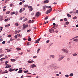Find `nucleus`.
<instances>
[{
  "label": "nucleus",
  "mask_w": 78,
  "mask_h": 78,
  "mask_svg": "<svg viewBox=\"0 0 78 78\" xmlns=\"http://www.w3.org/2000/svg\"><path fill=\"white\" fill-rule=\"evenodd\" d=\"M73 56H76L77 55V54L76 53L74 54L73 55Z\"/></svg>",
  "instance_id": "25"
},
{
  "label": "nucleus",
  "mask_w": 78,
  "mask_h": 78,
  "mask_svg": "<svg viewBox=\"0 0 78 78\" xmlns=\"http://www.w3.org/2000/svg\"><path fill=\"white\" fill-rule=\"evenodd\" d=\"M50 58H55V55H51L49 56Z\"/></svg>",
  "instance_id": "7"
},
{
  "label": "nucleus",
  "mask_w": 78,
  "mask_h": 78,
  "mask_svg": "<svg viewBox=\"0 0 78 78\" xmlns=\"http://www.w3.org/2000/svg\"><path fill=\"white\" fill-rule=\"evenodd\" d=\"M23 3L22 2H21L19 4L20 5H22Z\"/></svg>",
  "instance_id": "43"
},
{
  "label": "nucleus",
  "mask_w": 78,
  "mask_h": 78,
  "mask_svg": "<svg viewBox=\"0 0 78 78\" xmlns=\"http://www.w3.org/2000/svg\"><path fill=\"white\" fill-rule=\"evenodd\" d=\"M33 8H30V11H33Z\"/></svg>",
  "instance_id": "40"
},
{
  "label": "nucleus",
  "mask_w": 78,
  "mask_h": 78,
  "mask_svg": "<svg viewBox=\"0 0 78 78\" xmlns=\"http://www.w3.org/2000/svg\"><path fill=\"white\" fill-rule=\"evenodd\" d=\"M40 49H41V48H38V49L37 50V51H40Z\"/></svg>",
  "instance_id": "53"
},
{
  "label": "nucleus",
  "mask_w": 78,
  "mask_h": 78,
  "mask_svg": "<svg viewBox=\"0 0 78 78\" xmlns=\"http://www.w3.org/2000/svg\"><path fill=\"white\" fill-rule=\"evenodd\" d=\"M48 21H46V22H45L44 23V24H46V23H48Z\"/></svg>",
  "instance_id": "37"
},
{
  "label": "nucleus",
  "mask_w": 78,
  "mask_h": 78,
  "mask_svg": "<svg viewBox=\"0 0 78 78\" xmlns=\"http://www.w3.org/2000/svg\"><path fill=\"white\" fill-rule=\"evenodd\" d=\"M31 22V20H30L29 21H28V23H30Z\"/></svg>",
  "instance_id": "47"
},
{
  "label": "nucleus",
  "mask_w": 78,
  "mask_h": 78,
  "mask_svg": "<svg viewBox=\"0 0 78 78\" xmlns=\"http://www.w3.org/2000/svg\"><path fill=\"white\" fill-rule=\"evenodd\" d=\"M8 61H6L5 62V64H8Z\"/></svg>",
  "instance_id": "54"
},
{
  "label": "nucleus",
  "mask_w": 78,
  "mask_h": 78,
  "mask_svg": "<svg viewBox=\"0 0 78 78\" xmlns=\"http://www.w3.org/2000/svg\"><path fill=\"white\" fill-rule=\"evenodd\" d=\"M28 8H29V9H30V8H32V6H28Z\"/></svg>",
  "instance_id": "31"
},
{
  "label": "nucleus",
  "mask_w": 78,
  "mask_h": 78,
  "mask_svg": "<svg viewBox=\"0 0 78 78\" xmlns=\"http://www.w3.org/2000/svg\"><path fill=\"white\" fill-rule=\"evenodd\" d=\"M8 37H11V34L9 35Z\"/></svg>",
  "instance_id": "45"
},
{
  "label": "nucleus",
  "mask_w": 78,
  "mask_h": 78,
  "mask_svg": "<svg viewBox=\"0 0 78 78\" xmlns=\"http://www.w3.org/2000/svg\"><path fill=\"white\" fill-rule=\"evenodd\" d=\"M48 18V16H47L45 18V20L47 19Z\"/></svg>",
  "instance_id": "33"
},
{
  "label": "nucleus",
  "mask_w": 78,
  "mask_h": 78,
  "mask_svg": "<svg viewBox=\"0 0 78 78\" xmlns=\"http://www.w3.org/2000/svg\"><path fill=\"white\" fill-rule=\"evenodd\" d=\"M41 38H39L38 40L35 41V42L36 43H39V41Z\"/></svg>",
  "instance_id": "8"
},
{
  "label": "nucleus",
  "mask_w": 78,
  "mask_h": 78,
  "mask_svg": "<svg viewBox=\"0 0 78 78\" xmlns=\"http://www.w3.org/2000/svg\"><path fill=\"white\" fill-rule=\"evenodd\" d=\"M49 30L50 31V33H53V31H54V29H51Z\"/></svg>",
  "instance_id": "10"
},
{
  "label": "nucleus",
  "mask_w": 78,
  "mask_h": 78,
  "mask_svg": "<svg viewBox=\"0 0 78 78\" xmlns=\"http://www.w3.org/2000/svg\"><path fill=\"white\" fill-rule=\"evenodd\" d=\"M31 45V44H29L28 43H27V45Z\"/></svg>",
  "instance_id": "58"
},
{
  "label": "nucleus",
  "mask_w": 78,
  "mask_h": 78,
  "mask_svg": "<svg viewBox=\"0 0 78 78\" xmlns=\"http://www.w3.org/2000/svg\"><path fill=\"white\" fill-rule=\"evenodd\" d=\"M22 11H23V10H22V9H20V12H22Z\"/></svg>",
  "instance_id": "23"
},
{
  "label": "nucleus",
  "mask_w": 78,
  "mask_h": 78,
  "mask_svg": "<svg viewBox=\"0 0 78 78\" xmlns=\"http://www.w3.org/2000/svg\"><path fill=\"white\" fill-rule=\"evenodd\" d=\"M23 40L24 41H26V39L25 38H23Z\"/></svg>",
  "instance_id": "60"
},
{
  "label": "nucleus",
  "mask_w": 78,
  "mask_h": 78,
  "mask_svg": "<svg viewBox=\"0 0 78 78\" xmlns=\"http://www.w3.org/2000/svg\"><path fill=\"white\" fill-rule=\"evenodd\" d=\"M65 57V56L64 55H61V57H60L58 60V61H61L62 59H64V58Z\"/></svg>",
  "instance_id": "2"
},
{
  "label": "nucleus",
  "mask_w": 78,
  "mask_h": 78,
  "mask_svg": "<svg viewBox=\"0 0 78 78\" xmlns=\"http://www.w3.org/2000/svg\"><path fill=\"white\" fill-rule=\"evenodd\" d=\"M45 63H44L43 64L42 66H45Z\"/></svg>",
  "instance_id": "50"
},
{
  "label": "nucleus",
  "mask_w": 78,
  "mask_h": 78,
  "mask_svg": "<svg viewBox=\"0 0 78 78\" xmlns=\"http://www.w3.org/2000/svg\"><path fill=\"white\" fill-rule=\"evenodd\" d=\"M48 2H49V1H48V0H46L44 1V4L48 3Z\"/></svg>",
  "instance_id": "11"
},
{
  "label": "nucleus",
  "mask_w": 78,
  "mask_h": 78,
  "mask_svg": "<svg viewBox=\"0 0 78 78\" xmlns=\"http://www.w3.org/2000/svg\"><path fill=\"white\" fill-rule=\"evenodd\" d=\"M31 29H30L29 30H28L27 31V33H29V32H30V31H31Z\"/></svg>",
  "instance_id": "28"
},
{
  "label": "nucleus",
  "mask_w": 78,
  "mask_h": 78,
  "mask_svg": "<svg viewBox=\"0 0 78 78\" xmlns=\"http://www.w3.org/2000/svg\"><path fill=\"white\" fill-rule=\"evenodd\" d=\"M3 58H1L0 59V61H3Z\"/></svg>",
  "instance_id": "59"
},
{
  "label": "nucleus",
  "mask_w": 78,
  "mask_h": 78,
  "mask_svg": "<svg viewBox=\"0 0 78 78\" xmlns=\"http://www.w3.org/2000/svg\"><path fill=\"white\" fill-rule=\"evenodd\" d=\"M53 43H50V46L52 45H53Z\"/></svg>",
  "instance_id": "44"
},
{
  "label": "nucleus",
  "mask_w": 78,
  "mask_h": 78,
  "mask_svg": "<svg viewBox=\"0 0 78 78\" xmlns=\"http://www.w3.org/2000/svg\"><path fill=\"white\" fill-rule=\"evenodd\" d=\"M10 13V12L9 11H7L6 13V14H9Z\"/></svg>",
  "instance_id": "27"
},
{
  "label": "nucleus",
  "mask_w": 78,
  "mask_h": 78,
  "mask_svg": "<svg viewBox=\"0 0 78 78\" xmlns=\"http://www.w3.org/2000/svg\"><path fill=\"white\" fill-rule=\"evenodd\" d=\"M20 31H21V30H18V33H19V32H20Z\"/></svg>",
  "instance_id": "61"
},
{
  "label": "nucleus",
  "mask_w": 78,
  "mask_h": 78,
  "mask_svg": "<svg viewBox=\"0 0 78 78\" xmlns=\"http://www.w3.org/2000/svg\"><path fill=\"white\" fill-rule=\"evenodd\" d=\"M77 19V17L76 16H75L73 18V19Z\"/></svg>",
  "instance_id": "32"
},
{
  "label": "nucleus",
  "mask_w": 78,
  "mask_h": 78,
  "mask_svg": "<svg viewBox=\"0 0 78 78\" xmlns=\"http://www.w3.org/2000/svg\"><path fill=\"white\" fill-rule=\"evenodd\" d=\"M15 25H16L17 27H18V26H19V24L18 23H15Z\"/></svg>",
  "instance_id": "21"
},
{
  "label": "nucleus",
  "mask_w": 78,
  "mask_h": 78,
  "mask_svg": "<svg viewBox=\"0 0 78 78\" xmlns=\"http://www.w3.org/2000/svg\"><path fill=\"white\" fill-rule=\"evenodd\" d=\"M5 72L6 73H8V71H7V70H5Z\"/></svg>",
  "instance_id": "62"
},
{
  "label": "nucleus",
  "mask_w": 78,
  "mask_h": 78,
  "mask_svg": "<svg viewBox=\"0 0 78 78\" xmlns=\"http://www.w3.org/2000/svg\"><path fill=\"white\" fill-rule=\"evenodd\" d=\"M69 60H70V58H67V60L68 61H69Z\"/></svg>",
  "instance_id": "41"
},
{
  "label": "nucleus",
  "mask_w": 78,
  "mask_h": 78,
  "mask_svg": "<svg viewBox=\"0 0 78 78\" xmlns=\"http://www.w3.org/2000/svg\"><path fill=\"white\" fill-rule=\"evenodd\" d=\"M24 8H27L28 7V5H24Z\"/></svg>",
  "instance_id": "24"
},
{
  "label": "nucleus",
  "mask_w": 78,
  "mask_h": 78,
  "mask_svg": "<svg viewBox=\"0 0 78 78\" xmlns=\"http://www.w3.org/2000/svg\"><path fill=\"white\" fill-rule=\"evenodd\" d=\"M4 56V55L3 54L0 55V58H1V57H2V56Z\"/></svg>",
  "instance_id": "39"
},
{
  "label": "nucleus",
  "mask_w": 78,
  "mask_h": 78,
  "mask_svg": "<svg viewBox=\"0 0 78 78\" xmlns=\"http://www.w3.org/2000/svg\"><path fill=\"white\" fill-rule=\"evenodd\" d=\"M51 8V6H49L48 7V8L49 9L50 8Z\"/></svg>",
  "instance_id": "56"
},
{
  "label": "nucleus",
  "mask_w": 78,
  "mask_h": 78,
  "mask_svg": "<svg viewBox=\"0 0 78 78\" xmlns=\"http://www.w3.org/2000/svg\"><path fill=\"white\" fill-rule=\"evenodd\" d=\"M16 60L15 59H11V61H12V62H15Z\"/></svg>",
  "instance_id": "15"
},
{
  "label": "nucleus",
  "mask_w": 78,
  "mask_h": 78,
  "mask_svg": "<svg viewBox=\"0 0 78 78\" xmlns=\"http://www.w3.org/2000/svg\"><path fill=\"white\" fill-rule=\"evenodd\" d=\"M67 16L68 17H71V15H70V14H68L67 15Z\"/></svg>",
  "instance_id": "30"
},
{
  "label": "nucleus",
  "mask_w": 78,
  "mask_h": 78,
  "mask_svg": "<svg viewBox=\"0 0 78 78\" xmlns=\"http://www.w3.org/2000/svg\"><path fill=\"white\" fill-rule=\"evenodd\" d=\"M22 70H20L18 72V73H22Z\"/></svg>",
  "instance_id": "13"
},
{
  "label": "nucleus",
  "mask_w": 78,
  "mask_h": 78,
  "mask_svg": "<svg viewBox=\"0 0 78 78\" xmlns=\"http://www.w3.org/2000/svg\"><path fill=\"white\" fill-rule=\"evenodd\" d=\"M50 42V41L49 40H47L46 41V43H48V42Z\"/></svg>",
  "instance_id": "51"
},
{
  "label": "nucleus",
  "mask_w": 78,
  "mask_h": 78,
  "mask_svg": "<svg viewBox=\"0 0 78 78\" xmlns=\"http://www.w3.org/2000/svg\"><path fill=\"white\" fill-rule=\"evenodd\" d=\"M13 5V4H10V6L11 7H12V6Z\"/></svg>",
  "instance_id": "52"
},
{
  "label": "nucleus",
  "mask_w": 78,
  "mask_h": 78,
  "mask_svg": "<svg viewBox=\"0 0 78 78\" xmlns=\"http://www.w3.org/2000/svg\"><path fill=\"white\" fill-rule=\"evenodd\" d=\"M3 41V38H2L0 39V42H2Z\"/></svg>",
  "instance_id": "38"
},
{
  "label": "nucleus",
  "mask_w": 78,
  "mask_h": 78,
  "mask_svg": "<svg viewBox=\"0 0 78 78\" xmlns=\"http://www.w3.org/2000/svg\"><path fill=\"white\" fill-rule=\"evenodd\" d=\"M51 11H52V8H51L47 10V11L46 12V14H47L48 13H50Z\"/></svg>",
  "instance_id": "3"
},
{
  "label": "nucleus",
  "mask_w": 78,
  "mask_h": 78,
  "mask_svg": "<svg viewBox=\"0 0 78 78\" xmlns=\"http://www.w3.org/2000/svg\"><path fill=\"white\" fill-rule=\"evenodd\" d=\"M5 42H6V41H4L2 42V44H5Z\"/></svg>",
  "instance_id": "29"
},
{
  "label": "nucleus",
  "mask_w": 78,
  "mask_h": 78,
  "mask_svg": "<svg viewBox=\"0 0 78 78\" xmlns=\"http://www.w3.org/2000/svg\"><path fill=\"white\" fill-rule=\"evenodd\" d=\"M62 51H63L64 53H69V51L66 49L63 48L61 50Z\"/></svg>",
  "instance_id": "1"
},
{
  "label": "nucleus",
  "mask_w": 78,
  "mask_h": 78,
  "mask_svg": "<svg viewBox=\"0 0 78 78\" xmlns=\"http://www.w3.org/2000/svg\"><path fill=\"white\" fill-rule=\"evenodd\" d=\"M28 27V25L27 24L25 25L24 24H23V29L25 28H27Z\"/></svg>",
  "instance_id": "4"
},
{
  "label": "nucleus",
  "mask_w": 78,
  "mask_h": 78,
  "mask_svg": "<svg viewBox=\"0 0 78 78\" xmlns=\"http://www.w3.org/2000/svg\"><path fill=\"white\" fill-rule=\"evenodd\" d=\"M15 32H16V33L15 34H17L18 33V31L17 30H16L15 31Z\"/></svg>",
  "instance_id": "49"
},
{
  "label": "nucleus",
  "mask_w": 78,
  "mask_h": 78,
  "mask_svg": "<svg viewBox=\"0 0 78 78\" xmlns=\"http://www.w3.org/2000/svg\"><path fill=\"white\" fill-rule=\"evenodd\" d=\"M16 36H17L18 37H22V36H20V34H17Z\"/></svg>",
  "instance_id": "22"
},
{
  "label": "nucleus",
  "mask_w": 78,
  "mask_h": 78,
  "mask_svg": "<svg viewBox=\"0 0 78 78\" xmlns=\"http://www.w3.org/2000/svg\"><path fill=\"white\" fill-rule=\"evenodd\" d=\"M75 41L76 42H78V39H75Z\"/></svg>",
  "instance_id": "36"
},
{
  "label": "nucleus",
  "mask_w": 78,
  "mask_h": 78,
  "mask_svg": "<svg viewBox=\"0 0 78 78\" xmlns=\"http://www.w3.org/2000/svg\"><path fill=\"white\" fill-rule=\"evenodd\" d=\"M37 57V56H34L33 57V58H36Z\"/></svg>",
  "instance_id": "46"
},
{
  "label": "nucleus",
  "mask_w": 78,
  "mask_h": 78,
  "mask_svg": "<svg viewBox=\"0 0 78 78\" xmlns=\"http://www.w3.org/2000/svg\"><path fill=\"white\" fill-rule=\"evenodd\" d=\"M16 14V12H11V15H13V14Z\"/></svg>",
  "instance_id": "14"
},
{
  "label": "nucleus",
  "mask_w": 78,
  "mask_h": 78,
  "mask_svg": "<svg viewBox=\"0 0 78 78\" xmlns=\"http://www.w3.org/2000/svg\"><path fill=\"white\" fill-rule=\"evenodd\" d=\"M56 76H59V74H56Z\"/></svg>",
  "instance_id": "55"
},
{
  "label": "nucleus",
  "mask_w": 78,
  "mask_h": 78,
  "mask_svg": "<svg viewBox=\"0 0 78 78\" xmlns=\"http://www.w3.org/2000/svg\"><path fill=\"white\" fill-rule=\"evenodd\" d=\"M68 24H69V22L67 21L66 22V25H67Z\"/></svg>",
  "instance_id": "19"
},
{
  "label": "nucleus",
  "mask_w": 78,
  "mask_h": 78,
  "mask_svg": "<svg viewBox=\"0 0 78 78\" xmlns=\"http://www.w3.org/2000/svg\"><path fill=\"white\" fill-rule=\"evenodd\" d=\"M76 27H78V24L76 25Z\"/></svg>",
  "instance_id": "63"
},
{
  "label": "nucleus",
  "mask_w": 78,
  "mask_h": 78,
  "mask_svg": "<svg viewBox=\"0 0 78 78\" xmlns=\"http://www.w3.org/2000/svg\"><path fill=\"white\" fill-rule=\"evenodd\" d=\"M9 72H12V69L10 68L9 69Z\"/></svg>",
  "instance_id": "17"
},
{
  "label": "nucleus",
  "mask_w": 78,
  "mask_h": 78,
  "mask_svg": "<svg viewBox=\"0 0 78 78\" xmlns=\"http://www.w3.org/2000/svg\"><path fill=\"white\" fill-rule=\"evenodd\" d=\"M16 50H18V51H19V50H21V49L20 48H16Z\"/></svg>",
  "instance_id": "20"
},
{
  "label": "nucleus",
  "mask_w": 78,
  "mask_h": 78,
  "mask_svg": "<svg viewBox=\"0 0 78 78\" xmlns=\"http://www.w3.org/2000/svg\"><path fill=\"white\" fill-rule=\"evenodd\" d=\"M28 72V70H26L24 72V73H27Z\"/></svg>",
  "instance_id": "35"
},
{
  "label": "nucleus",
  "mask_w": 78,
  "mask_h": 78,
  "mask_svg": "<svg viewBox=\"0 0 78 78\" xmlns=\"http://www.w3.org/2000/svg\"><path fill=\"white\" fill-rule=\"evenodd\" d=\"M5 66H5V68H10L11 66V65H9V64H6Z\"/></svg>",
  "instance_id": "6"
},
{
  "label": "nucleus",
  "mask_w": 78,
  "mask_h": 78,
  "mask_svg": "<svg viewBox=\"0 0 78 78\" xmlns=\"http://www.w3.org/2000/svg\"><path fill=\"white\" fill-rule=\"evenodd\" d=\"M65 76H66V77H67V78H68L69 76V75L68 74L66 75H65Z\"/></svg>",
  "instance_id": "26"
},
{
  "label": "nucleus",
  "mask_w": 78,
  "mask_h": 78,
  "mask_svg": "<svg viewBox=\"0 0 78 78\" xmlns=\"http://www.w3.org/2000/svg\"><path fill=\"white\" fill-rule=\"evenodd\" d=\"M7 52H10L11 51V50L9 49L8 50H7Z\"/></svg>",
  "instance_id": "42"
},
{
  "label": "nucleus",
  "mask_w": 78,
  "mask_h": 78,
  "mask_svg": "<svg viewBox=\"0 0 78 78\" xmlns=\"http://www.w3.org/2000/svg\"><path fill=\"white\" fill-rule=\"evenodd\" d=\"M76 13L78 14V10H76Z\"/></svg>",
  "instance_id": "64"
},
{
  "label": "nucleus",
  "mask_w": 78,
  "mask_h": 78,
  "mask_svg": "<svg viewBox=\"0 0 78 78\" xmlns=\"http://www.w3.org/2000/svg\"><path fill=\"white\" fill-rule=\"evenodd\" d=\"M40 16V12H37L36 13V15H35V16L36 17H39Z\"/></svg>",
  "instance_id": "5"
},
{
  "label": "nucleus",
  "mask_w": 78,
  "mask_h": 78,
  "mask_svg": "<svg viewBox=\"0 0 78 78\" xmlns=\"http://www.w3.org/2000/svg\"><path fill=\"white\" fill-rule=\"evenodd\" d=\"M73 76V73H70L69 74V76Z\"/></svg>",
  "instance_id": "16"
},
{
  "label": "nucleus",
  "mask_w": 78,
  "mask_h": 78,
  "mask_svg": "<svg viewBox=\"0 0 78 78\" xmlns=\"http://www.w3.org/2000/svg\"><path fill=\"white\" fill-rule=\"evenodd\" d=\"M32 62H34V61L31 60V61L29 60L28 61V63H32Z\"/></svg>",
  "instance_id": "12"
},
{
  "label": "nucleus",
  "mask_w": 78,
  "mask_h": 78,
  "mask_svg": "<svg viewBox=\"0 0 78 78\" xmlns=\"http://www.w3.org/2000/svg\"><path fill=\"white\" fill-rule=\"evenodd\" d=\"M10 40V41H14V39H13L12 38H11Z\"/></svg>",
  "instance_id": "34"
},
{
  "label": "nucleus",
  "mask_w": 78,
  "mask_h": 78,
  "mask_svg": "<svg viewBox=\"0 0 78 78\" xmlns=\"http://www.w3.org/2000/svg\"><path fill=\"white\" fill-rule=\"evenodd\" d=\"M28 41H31V38H30V37H29V39L28 40Z\"/></svg>",
  "instance_id": "18"
},
{
  "label": "nucleus",
  "mask_w": 78,
  "mask_h": 78,
  "mask_svg": "<svg viewBox=\"0 0 78 78\" xmlns=\"http://www.w3.org/2000/svg\"><path fill=\"white\" fill-rule=\"evenodd\" d=\"M36 67V66L34 64H33L31 65L32 68H34V67Z\"/></svg>",
  "instance_id": "9"
},
{
  "label": "nucleus",
  "mask_w": 78,
  "mask_h": 78,
  "mask_svg": "<svg viewBox=\"0 0 78 78\" xmlns=\"http://www.w3.org/2000/svg\"><path fill=\"white\" fill-rule=\"evenodd\" d=\"M5 28H6V27H8V26H7V25H5Z\"/></svg>",
  "instance_id": "57"
},
{
  "label": "nucleus",
  "mask_w": 78,
  "mask_h": 78,
  "mask_svg": "<svg viewBox=\"0 0 78 78\" xmlns=\"http://www.w3.org/2000/svg\"><path fill=\"white\" fill-rule=\"evenodd\" d=\"M14 37H15V38L16 39H17V35H15Z\"/></svg>",
  "instance_id": "48"
}]
</instances>
